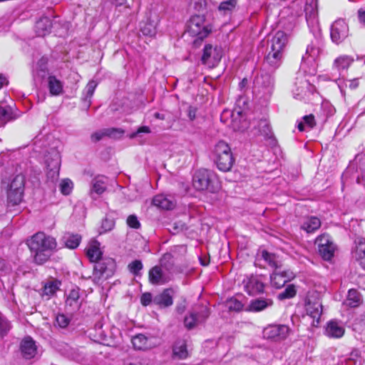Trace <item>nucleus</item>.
I'll return each mask as SVG.
<instances>
[{
    "instance_id": "obj_1",
    "label": "nucleus",
    "mask_w": 365,
    "mask_h": 365,
    "mask_svg": "<svg viewBox=\"0 0 365 365\" xmlns=\"http://www.w3.org/2000/svg\"><path fill=\"white\" fill-rule=\"evenodd\" d=\"M56 239L42 232L33 235L29 243L31 251L34 253V260L38 264L46 262L49 259L51 253L56 250Z\"/></svg>"
},
{
    "instance_id": "obj_2",
    "label": "nucleus",
    "mask_w": 365,
    "mask_h": 365,
    "mask_svg": "<svg viewBox=\"0 0 365 365\" xmlns=\"http://www.w3.org/2000/svg\"><path fill=\"white\" fill-rule=\"evenodd\" d=\"M287 42L288 36L284 31H278L272 37L264 61L273 70L281 65Z\"/></svg>"
},
{
    "instance_id": "obj_3",
    "label": "nucleus",
    "mask_w": 365,
    "mask_h": 365,
    "mask_svg": "<svg viewBox=\"0 0 365 365\" xmlns=\"http://www.w3.org/2000/svg\"><path fill=\"white\" fill-rule=\"evenodd\" d=\"M213 153L217 168L223 172L229 171L235 161L229 145L224 141H219Z\"/></svg>"
},
{
    "instance_id": "obj_4",
    "label": "nucleus",
    "mask_w": 365,
    "mask_h": 365,
    "mask_svg": "<svg viewBox=\"0 0 365 365\" xmlns=\"http://www.w3.org/2000/svg\"><path fill=\"white\" fill-rule=\"evenodd\" d=\"M211 30L210 25L205 23L203 16H192L187 23L186 31L190 36H197L200 40L206 38L211 32Z\"/></svg>"
},
{
    "instance_id": "obj_5",
    "label": "nucleus",
    "mask_w": 365,
    "mask_h": 365,
    "mask_svg": "<svg viewBox=\"0 0 365 365\" xmlns=\"http://www.w3.org/2000/svg\"><path fill=\"white\" fill-rule=\"evenodd\" d=\"M25 188V178L22 175H16L7 190V202L14 206L20 204L23 200Z\"/></svg>"
},
{
    "instance_id": "obj_6",
    "label": "nucleus",
    "mask_w": 365,
    "mask_h": 365,
    "mask_svg": "<svg viewBox=\"0 0 365 365\" xmlns=\"http://www.w3.org/2000/svg\"><path fill=\"white\" fill-rule=\"evenodd\" d=\"M214 175L211 171L206 169H200L195 172L192 178L193 187L197 190H209L211 192L215 191L213 185Z\"/></svg>"
},
{
    "instance_id": "obj_7",
    "label": "nucleus",
    "mask_w": 365,
    "mask_h": 365,
    "mask_svg": "<svg viewBox=\"0 0 365 365\" xmlns=\"http://www.w3.org/2000/svg\"><path fill=\"white\" fill-rule=\"evenodd\" d=\"M210 316L209 309L204 305L195 307L184 319V325L187 329H192L203 323Z\"/></svg>"
},
{
    "instance_id": "obj_8",
    "label": "nucleus",
    "mask_w": 365,
    "mask_h": 365,
    "mask_svg": "<svg viewBox=\"0 0 365 365\" xmlns=\"http://www.w3.org/2000/svg\"><path fill=\"white\" fill-rule=\"evenodd\" d=\"M115 264L113 259H101L94 266L93 274L98 279H108L113 275Z\"/></svg>"
},
{
    "instance_id": "obj_9",
    "label": "nucleus",
    "mask_w": 365,
    "mask_h": 365,
    "mask_svg": "<svg viewBox=\"0 0 365 365\" xmlns=\"http://www.w3.org/2000/svg\"><path fill=\"white\" fill-rule=\"evenodd\" d=\"M305 310L307 314L316 320L317 323L319 322V319L322 313V304L318 297V294H309L307 296L305 302ZM314 322H313V324Z\"/></svg>"
},
{
    "instance_id": "obj_10",
    "label": "nucleus",
    "mask_w": 365,
    "mask_h": 365,
    "mask_svg": "<svg viewBox=\"0 0 365 365\" xmlns=\"http://www.w3.org/2000/svg\"><path fill=\"white\" fill-rule=\"evenodd\" d=\"M290 331L288 326L284 324H270L263 330L264 338L274 341L285 339Z\"/></svg>"
},
{
    "instance_id": "obj_11",
    "label": "nucleus",
    "mask_w": 365,
    "mask_h": 365,
    "mask_svg": "<svg viewBox=\"0 0 365 365\" xmlns=\"http://www.w3.org/2000/svg\"><path fill=\"white\" fill-rule=\"evenodd\" d=\"M319 252L324 260H330L335 252L336 246L328 235H322L317 238Z\"/></svg>"
},
{
    "instance_id": "obj_12",
    "label": "nucleus",
    "mask_w": 365,
    "mask_h": 365,
    "mask_svg": "<svg viewBox=\"0 0 365 365\" xmlns=\"http://www.w3.org/2000/svg\"><path fill=\"white\" fill-rule=\"evenodd\" d=\"M349 35V26L344 19L336 20L331 26L330 36L336 44L342 42Z\"/></svg>"
},
{
    "instance_id": "obj_13",
    "label": "nucleus",
    "mask_w": 365,
    "mask_h": 365,
    "mask_svg": "<svg viewBox=\"0 0 365 365\" xmlns=\"http://www.w3.org/2000/svg\"><path fill=\"white\" fill-rule=\"evenodd\" d=\"M245 290L250 295H256L264 292V284L262 277L257 275H251L242 282Z\"/></svg>"
},
{
    "instance_id": "obj_14",
    "label": "nucleus",
    "mask_w": 365,
    "mask_h": 365,
    "mask_svg": "<svg viewBox=\"0 0 365 365\" xmlns=\"http://www.w3.org/2000/svg\"><path fill=\"white\" fill-rule=\"evenodd\" d=\"M276 269L270 275V282L272 285L279 289L284 286L286 283L294 278V274L289 269L281 271Z\"/></svg>"
},
{
    "instance_id": "obj_15",
    "label": "nucleus",
    "mask_w": 365,
    "mask_h": 365,
    "mask_svg": "<svg viewBox=\"0 0 365 365\" xmlns=\"http://www.w3.org/2000/svg\"><path fill=\"white\" fill-rule=\"evenodd\" d=\"M148 278L152 284H165L169 282L173 277L168 272H164L160 266H155L150 269Z\"/></svg>"
},
{
    "instance_id": "obj_16",
    "label": "nucleus",
    "mask_w": 365,
    "mask_h": 365,
    "mask_svg": "<svg viewBox=\"0 0 365 365\" xmlns=\"http://www.w3.org/2000/svg\"><path fill=\"white\" fill-rule=\"evenodd\" d=\"M274 78L272 76L266 72H262L255 81L256 87L262 89V92L267 95H271L274 89Z\"/></svg>"
},
{
    "instance_id": "obj_17",
    "label": "nucleus",
    "mask_w": 365,
    "mask_h": 365,
    "mask_svg": "<svg viewBox=\"0 0 365 365\" xmlns=\"http://www.w3.org/2000/svg\"><path fill=\"white\" fill-rule=\"evenodd\" d=\"M20 349L25 359H31L36 354V346L31 337H25L21 342Z\"/></svg>"
},
{
    "instance_id": "obj_18",
    "label": "nucleus",
    "mask_w": 365,
    "mask_h": 365,
    "mask_svg": "<svg viewBox=\"0 0 365 365\" xmlns=\"http://www.w3.org/2000/svg\"><path fill=\"white\" fill-rule=\"evenodd\" d=\"M344 328L335 320L329 321L326 326L324 334L329 338H341L344 334Z\"/></svg>"
},
{
    "instance_id": "obj_19",
    "label": "nucleus",
    "mask_w": 365,
    "mask_h": 365,
    "mask_svg": "<svg viewBox=\"0 0 365 365\" xmlns=\"http://www.w3.org/2000/svg\"><path fill=\"white\" fill-rule=\"evenodd\" d=\"M273 305V301L269 298L259 297L251 300L247 310L252 312H259Z\"/></svg>"
},
{
    "instance_id": "obj_20",
    "label": "nucleus",
    "mask_w": 365,
    "mask_h": 365,
    "mask_svg": "<svg viewBox=\"0 0 365 365\" xmlns=\"http://www.w3.org/2000/svg\"><path fill=\"white\" fill-rule=\"evenodd\" d=\"M173 290L171 289H165L159 294L153 297V304L160 307H168L173 304Z\"/></svg>"
},
{
    "instance_id": "obj_21",
    "label": "nucleus",
    "mask_w": 365,
    "mask_h": 365,
    "mask_svg": "<svg viewBox=\"0 0 365 365\" xmlns=\"http://www.w3.org/2000/svg\"><path fill=\"white\" fill-rule=\"evenodd\" d=\"M47 86L51 96H58L63 93V83L55 76H48L47 78Z\"/></svg>"
},
{
    "instance_id": "obj_22",
    "label": "nucleus",
    "mask_w": 365,
    "mask_h": 365,
    "mask_svg": "<svg viewBox=\"0 0 365 365\" xmlns=\"http://www.w3.org/2000/svg\"><path fill=\"white\" fill-rule=\"evenodd\" d=\"M51 26L52 22L48 17H41L36 22L35 32L38 36H44L50 33Z\"/></svg>"
},
{
    "instance_id": "obj_23",
    "label": "nucleus",
    "mask_w": 365,
    "mask_h": 365,
    "mask_svg": "<svg viewBox=\"0 0 365 365\" xmlns=\"http://www.w3.org/2000/svg\"><path fill=\"white\" fill-rule=\"evenodd\" d=\"M355 243L356 246L352 252L353 257L365 269V240L359 239L358 241H355Z\"/></svg>"
},
{
    "instance_id": "obj_24",
    "label": "nucleus",
    "mask_w": 365,
    "mask_h": 365,
    "mask_svg": "<svg viewBox=\"0 0 365 365\" xmlns=\"http://www.w3.org/2000/svg\"><path fill=\"white\" fill-rule=\"evenodd\" d=\"M106 180L105 176H98L93 179L91 188L92 197H94V194L100 195L105 192L106 190Z\"/></svg>"
},
{
    "instance_id": "obj_25",
    "label": "nucleus",
    "mask_w": 365,
    "mask_h": 365,
    "mask_svg": "<svg viewBox=\"0 0 365 365\" xmlns=\"http://www.w3.org/2000/svg\"><path fill=\"white\" fill-rule=\"evenodd\" d=\"M321 225L322 222L319 218L309 216L304 220L301 228L307 233H313L321 227Z\"/></svg>"
},
{
    "instance_id": "obj_26",
    "label": "nucleus",
    "mask_w": 365,
    "mask_h": 365,
    "mask_svg": "<svg viewBox=\"0 0 365 365\" xmlns=\"http://www.w3.org/2000/svg\"><path fill=\"white\" fill-rule=\"evenodd\" d=\"M341 179L343 184H345L350 179L351 180H355L357 184L360 185L364 182V174L362 172L354 171V168L349 166L343 173Z\"/></svg>"
},
{
    "instance_id": "obj_27",
    "label": "nucleus",
    "mask_w": 365,
    "mask_h": 365,
    "mask_svg": "<svg viewBox=\"0 0 365 365\" xmlns=\"http://www.w3.org/2000/svg\"><path fill=\"white\" fill-rule=\"evenodd\" d=\"M260 256L262 259H263L268 265L274 270L281 269L282 267L281 262L278 259V257L275 254L269 252L267 250H262Z\"/></svg>"
},
{
    "instance_id": "obj_28",
    "label": "nucleus",
    "mask_w": 365,
    "mask_h": 365,
    "mask_svg": "<svg viewBox=\"0 0 365 365\" xmlns=\"http://www.w3.org/2000/svg\"><path fill=\"white\" fill-rule=\"evenodd\" d=\"M160 267L172 274L175 271L173 256L170 253H165L160 260Z\"/></svg>"
},
{
    "instance_id": "obj_29",
    "label": "nucleus",
    "mask_w": 365,
    "mask_h": 365,
    "mask_svg": "<svg viewBox=\"0 0 365 365\" xmlns=\"http://www.w3.org/2000/svg\"><path fill=\"white\" fill-rule=\"evenodd\" d=\"M153 205L164 210H171L174 207L173 201L168 199L164 195H155L153 199Z\"/></svg>"
},
{
    "instance_id": "obj_30",
    "label": "nucleus",
    "mask_w": 365,
    "mask_h": 365,
    "mask_svg": "<svg viewBox=\"0 0 365 365\" xmlns=\"http://www.w3.org/2000/svg\"><path fill=\"white\" fill-rule=\"evenodd\" d=\"M173 354L179 359H185L188 356L187 344L185 340H178L173 346Z\"/></svg>"
},
{
    "instance_id": "obj_31",
    "label": "nucleus",
    "mask_w": 365,
    "mask_h": 365,
    "mask_svg": "<svg viewBox=\"0 0 365 365\" xmlns=\"http://www.w3.org/2000/svg\"><path fill=\"white\" fill-rule=\"evenodd\" d=\"M361 303V294L356 289H350L348 292L344 304L349 307H357Z\"/></svg>"
},
{
    "instance_id": "obj_32",
    "label": "nucleus",
    "mask_w": 365,
    "mask_h": 365,
    "mask_svg": "<svg viewBox=\"0 0 365 365\" xmlns=\"http://www.w3.org/2000/svg\"><path fill=\"white\" fill-rule=\"evenodd\" d=\"M132 343L134 348L138 350H145L151 346L149 343L148 338L142 334H139L133 336L132 339Z\"/></svg>"
},
{
    "instance_id": "obj_33",
    "label": "nucleus",
    "mask_w": 365,
    "mask_h": 365,
    "mask_svg": "<svg viewBox=\"0 0 365 365\" xmlns=\"http://www.w3.org/2000/svg\"><path fill=\"white\" fill-rule=\"evenodd\" d=\"M216 49H213L212 46L210 44H207L205 46L203 49V54L201 58V61L203 64L210 66L213 65L215 61H217L219 58L215 56H212L213 52L215 51Z\"/></svg>"
},
{
    "instance_id": "obj_34",
    "label": "nucleus",
    "mask_w": 365,
    "mask_h": 365,
    "mask_svg": "<svg viewBox=\"0 0 365 365\" xmlns=\"http://www.w3.org/2000/svg\"><path fill=\"white\" fill-rule=\"evenodd\" d=\"M237 6V0H227L222 1L219 6L218 11L223 15L232 14Z\"/></svg>"
},
{
    "instance_id": "obj_35",
    "label": "nucleus",
    "mask_w": 365,
    "mask_h": 365,
    "mask_svg": "<svg viewBox=\"0 0 365 365\" xmlns=\"http://www.w3.org/2000/svg\"><path fill=\"white\" fill-rule=\"evenodd\" d=\"M48 58L41 57L36 63V68L33 71L34 76L44 78L48 72L47 68Z\"/></svg>"
},
{
    "instance_id": "obj_36",
    "label": "nucleus",
    "mask_w": 365,
    "mask_h": 365,
    "mask_svg": "<svg viewBox=\"0 0 365 365\" xmlns=\"http://www.w3.org/2000/svg\"><path fill=\"white\" fill-rule=\"evenodd\" d=\"M81 240V236L78 234H68L64 237V243L69 249H76L78 247Z\"/></svg>"
},
{
    "instance_id": "obj_37",
    "label": "nucleus",
    "mask_w": 365,
    "mask_h": 365,
    "mask_svg": "<svg viewBox=\"0 0 365 365\" xmlns=\"http://www.w3.org/2000/svg\"><path fill=\"white\" fill-rule=\"evenodd\" d=\"M12 328L11 322L1 313H0V338L8 335Z\"/></svg>"
},
{
    "instance_id": "obj_38",
    "label": "nucleus",
    "mask_w": 365,
    "mask_h": 365,
    "mask_svg": "<svg viewBox=\"0 0 365 365\" xmlns=\"http://www.w3.org/2000/svg\"><path fill=\"white\" fill-rule=\"evenodd\" d=\"M79 297L80 294L78 289L71 290L66 301V306H69L73 309L78 308L79 305Z\"/></svg>"
},
{
    "instance_id": "obj_39",
    "label": "nucleus",
    "mask_w": 365,
    "mask_h": 365,
    "mask_svg": "<svg viewBox=\"0 0 365 365\" xmlns=\"http://www.w3.org/2000/svg\"><path fill=\"white\" fill-rule=\"evenodd\" d=\"M353 62V58L348 56H343L337 58L334 61V67L338 71L344 70L349 68L351 63Z\"/></svg>"
},
{
    "instance_id": "obj_40",
    "label": "nucleus",
    "mask_w": 365,
    "mask_h": 365,
    "mask_svg": "<svg viewBox=\"0 0 365 365\" xmlns=\"http://www.w3.org/2000/svg\"><path fill=\"white\" fill-rule=\"evenodd\" d=\"M321 48L312 43L307 46L305 56H302V61H305L306 58H311L314 61L320 54Z\"/></svg>"
},
{
    "instance_id": "obj_41",
    "label": "nucleus",
    "mask_w": 365,
    "mask_h": 365,
    "mask_svg": "<svg viewBox=\"0 0 365 365\" xmlns=\"http://www.w3.org/2000/svg\"><path fill=\"white\" fill-rule=\"evenodd\" d=\"M97 86V83L94 81H91L87 84L85 93H84V97L83 98V100L87 103L88 106H90L91 101V98H92L95 89Z\"/></svg>"
},
{
    "instance_id": "obj_42",
    "label": "nucleus",
    "mask_w": 365,
    "mask_h": 365,
    "mask_svg": "<svg viewBox=\"0 0 365 365\" xmlns=\"http://www.w3.org/2000/svg\"><path fill=\"white\" fill-rule=\"evenodd\" d=\"M140 31L145 36L152 37L156 34V29L153 23L145 22L140 26Z\"/></svg>"
},
{
    "instance_id": "obj_43",
    "label": "nucleus",
    "mask_w": 365,
    "mask_h": 365,
    "mask_svg": "<svg viewBox=\"0 0 365 365\" xmlns=\"http://www.w3.org/2000/svg\"><path fill=\"white\" fill-rule=\"evenodd\" d=\"M60 284L57 280H51L47 282L43 287V294L53 295L59 289Z\"/></svg>"
},
{
    "instance_id": "obj_44",
    "label": "nucleus",
    "mask_w": 365,
    "mask_h": 365,
    "mask_svg": "<svg viewBox=\"0 0 365 365\" xmlns=\"http://www.w3.org/2000/svg\"><path fill=\"white\" fill-rule=\"evenodd\" d=\"M297 294V290L294 284H289L285 289L278 294V298L280 300L285 299H290L294 297Z\"/></svg>"
},
{
    "instance_id": "obj_45",
    "label": "nucleus",
    "mask_w": 365,
    "mask_h": 365,
    "mask_svg": "<svg viewBox=\"0 0 365 365\" xmlns=\"http://www.w3.org/2000/svg\"><path fill=\"white\" fill-rule=\"evenodd\" d=\"M11 119V108L8 106L0 105V124L4 125Z\"/></svg>"
},
{
    "instance_id": "obj_46",
    "label": "nucleus",
    "mask_w": 365,
    "mask_h": 365,
    "mask_svg": "<svg viewBox=\"0 0 365 365\" xmlns=\"http://www.w3.org/2000/svg\"><path fill=\"white\" fill-rule=\"evenodd\" d=\"M106 136H108L111 138L118 139L121 138L123 134L125 133V131L121 128H104Z\"/></svg>"
},
{
    "instance_id": "obj_47",
    "label": "nucleus",
    "mask_w": 365,
    "mask_h": 365,
    "mask_svg": "<svg viewBox=\"0 0 365 365\" xmlns=\"http://www.w3.org/2000/svg\"><path fill=\"white\" fill-rule=\"evenodd\" d=\"M101 255L99 248L95 246L89 247L87 250V256L91 262H98Z\"/></svg>"
},
{
    "instance_id": "obj_48",
    "label": "nucleus",
    "mask_w": 365,
    "mask_h": 365,
    "mask_svg": "<svg viewBox=\"0 0 365 365\" xmlns=\"http://www.w3.org/2000/svg\"><path fill=\"white\" fill-rule=\"evenodd\" d=\"M115 227V221L113 218H110L108 217H106L103 220L101 223V230L100 232L101 234L109 232L113 229Z\"/></svg>"
},
{
    "instance_id": "obj_49",
    "label": "nucleus",
    "mask_w": 365,
    "mask_h": 365,
    "mask_svg": "<svg viewBox=\"0 0 365 365\" xmlns=\"http://www.w3.org/2000/svg\"><path fill=\"white\" fill-rule=\"evenodd\" d=\"M61 192L64 195H68L71 193L73 189V182L69 179H64L60 183Z\"/></svg>"
},
{
    "instance_id": "obj_50",
    "label": "nucleus",
    "mask_w": 365,
    "mask_h": 365,
    "mask_svg": "<svg viewBox=\"0 0 365 365\" xmlns=\"http://www.w3.org/2000/svg\"><path fill=\"white\" fill-rule=\"evenodd\" d=\"M129 271L133 274L134 275L137 276L139 274V272L143 269V264L141 261L135 259L130 262L128 266Z\"/></svg>"
},
{
    "instance_id": "obj_51",
    "label": "nucleus",
    "mask_w": 365,
    "mask_h": 365,
    "mask_svg": "<svg viewBox=\"0 0 365 365\" xmlns=\"http://www.w3.org/2000/svg\"><path fill=\"white\" fill-rule=\"evenodd\" d=\"M55 158L52 160L51 164L48 163V160H46L47 166L49 168L51 167V172H53V175L56 174L58 175V170L60 167V157L58 153L55 154Z\"/></svg>"
},
{
    "instance_id": "obj_52",
    "label": "nucleus",
    "mask_w": 365,
    "mask_h": 365,
    "mask_svg": "<svg viewBox=\"0 0 365 365\" xmlns=\"http://www.w3.org/2000/svg\"><path fill=\"white\" fill-rule=\"evenodd\" d=\"M304 11L307 21L314 19L317 16V10L312 5H307Z\"/></svg>"
},
{
    "instance_id": "obj_53",
    "label": "nucleus",
    "mask_w": 365,
    "mask_h": 365,
    "mask_svg": "<svg viewBox=\"0 0 365 365\" xmlns=\"http://www.w3.org/2000/svg\"><path fill=\"white\" fill-rule=\"evenodd\" d=\"M56 321L57 325L61 328H66L70 323V319L65 314H58Z\"/></svg>"
},
{
    "instance_id": "obj_54",
    "label": "nucleus",
    "mask_w": 365,
    "mask_h": 365,
    "mask_svg": "<svg viewBox=\"0 0 365 365\" xmlns=\"http://www.w3.org/2000/svg\"><path fill=\"white\" fill-rule=\"evenodd\" d=\"M128 225L133 229H139L140 227V223L138 220V217L135 215H130L127 218Z\"/></svg>"
},
{
    "instance_id": "obj_55",
    "label": "nucleus",
    "mask_w": 365,
    "mask_h": 365,
    "mask_svg": "<svg viewBox=\"0 0 365 365\" xmlns=\"http://www.w3.org/2000/svg\"><path fill=\"white\" fill-rule=\"evenodd\" d=\"M229 308L231 310L240 311L243 308V304L236 299H231L229 301Z\"/></svg>"
},
{
    "instance_id": "obj_56",
    "label": "nucleus",
    "mask_w": 365,
    "mask_h": 365,
    "mask_svg": "<svg viewBox=\"0 0 365 365\" xmlns=\"http://www.w3.org/2000/svg\"><path fill=\"white\" fill-rule=\"evenodd\" d=\"M140 302L143 306H148L151 302L153 303V298L150 292L143 293L140 297Z\"/></svg>"
},
{
    "instance_id": "obj_57",
    "label": "nucleus",
    "mask_w": 365,
    "mask_h": 365,
    "mask_svg": "<svg viewBox=\"0 0 365 365\" xmlns=\"http://www.w3.org/2000/svg\"><path fill=\"white\" fill-rule=\"evenodd\" d=\"M150 129L148 126H141L135 132L131 133L130 135V138H137L138 136H140L141 133H150Z\"/></svg>"
},
{
    "instance_id": "obj_58",
    "label": "nucleus",
    "mask_w": 365,
    "mask_h": 365,
    "mask_svg": "<svg viewBox=\"0 0 365 365\" xmlns=\"http://www.w3.org/2000/svg\"><path fill=\"white\" fill-rule=\"evenodd\" d=\"M105 133L104 129H102V130H98V131L93 133L91 136L92 142L97 143V142L100 141L101 140H102L103 138L106 136V133Z\"/></svg>"
},
{
    "instance_id": "obj_59",
    "label": "nucleus",
    "mask_w": 365,
    "mask_h": 365,
    "mask_svg": "<svg viewBox=\"0 0 365 365\" xmlns=\"http://www.w3.org/2000/svg\"><path fill=\"white\" fill-rule=\"evenodd\" d=\"M303 119L309 128H312L315 125L314 116L312 114L304 116Z\"/></svg>"
},
{
    "instance_id": "obj_60",
    "label": "nucleus",
    "mask_w": 365,
    "mask_h": 365,
    "mask_svg": "<svg viewBox=\"0 0 365 365\" xmlns=\"http://www.w3.org/2000/svg\"><path fill=\"white\" fill-rule=\"evenodd\" d=\"M259 125L264 128L263 129L264 134L267 135H269V133L271 132V129H270V125L267 123V121L266 120H262L259 123Z\"/></svg>"
},
{
    "instance_id": "obj_61",
    "label": "nucleus",
    "mask_w": 365,
    "mask_h": 365,
    "mask_svg": "<svg viewBox=\"0 0 365 365\" xmlns=\"http://www.w3.org/2000/svg\"><path fill=\"white\" fill-rule=\"evenodd\" d=\"M197 108L190 106L187 109V117L190 120H194L196 118Z\"/></svg>"
},
{
    "instance_id": "obj_62",
    "label": "nucleus",
    "mask_w": 365,
    "mask_h": 365,
    "mask_svg": "<svg viewBox=\"0 0 365 365\" xmlns=\"http://www.w3.org/2000/svg\"><path fill=\"white\" fill-rule=\"evenodd\" d=\"M124 365H144L141 360L137 358H132L126 360Z\"/></svg>"
},
{
    "instance_id": "obj_63",
    "label": "nucleus",
    "mask_w": 365,
    "mask_h": 365,
    "mask_svg": "<svg viewBox=\"0 0 365 365\" xmlns=\"http://www.w3.org/2000/svg\"><path fill=\"white\" fill-rule=\"evenodd\" d=\"M348 83L349 84L346 85V86H348L351 90L357 88L359 85V78H354L352 80H349Z\"/></svg>"
},
{
    "instance_id": "obj_64",
    "label": "nucleus",
    "mask_w": 365,
    "mask_h": 365,
    "mask_svg": "<svg viewBox=\"0 0 365 365\" xmlns=\"http://www.w3.org/2000/svg\"><path fill=\"white\" fill-rule=\"evenodd\" d=\"M359 21L365 24V10L359 9L358 11Z\"/></svg>"
}]
</instances>
